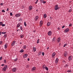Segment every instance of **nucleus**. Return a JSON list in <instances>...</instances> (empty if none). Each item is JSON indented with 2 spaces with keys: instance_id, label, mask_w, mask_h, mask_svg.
<instances>
[{
  "instance_id": "obj_8",
  "label": "nucleus",
  "mask_w": 73,
  "mask_h": 73,
  "mask_svg": "<svg viewBox=\"0 0 73 73\" xmlns=\"http://www.w3.org/2000/svg\"><path fill=\"white\" fill-rule=\"evenodd\" d=\"M20 16H21V14L19 13L15 15V17H19Z\"/></svg>"
},
{
  "instance_id": "obj_39",
  "label": "nucleus",
  "mask_w": 73,
  "mask_h": 73,
  "mask_svg": "<svg viewBox=\"0 0 73 73\" xmlns=\"http://www.w3.org/2000/svg\"><path fill=\"white\" fill-rule=\"evenodd\" d=\"M10 16H13V14H12V12H11L10 13Z\"/></svg>"
},
{
  "instance_id": "obj_31",
  "label": "nucleus",
  "mask_w": 73,
  "mask_h": 73,
  "mask_svg": "<svg viewBox=\"0 0 73 73\" xmlns=\"http://www.w3.org/2000/svg\"><path fill=\"white\" fill-rule=\"evenodd\" d=\"M72 11V9H71L68 11V12H71Z\"/></svg>"
},
{
  "instance_id": "obj_43",
  "label": "nucleus",
  "mask_w": 73,
  "mask_h": 73,
  "mask_svg": "<svg viewBox=\"0 0 73 73\" xmlns=\"http://www.w3.org/2000/svg\"><path fill=\"white\" fill-rule=\"evenodd\" d=\"M66 45H67V44H64V45L63 47H65V46H66Z\"/></svg>"
},
{
  "instance_id": "obj_58",
  "label": "nucleus",
  "mask_w": 73,
  "mask_h": 73,
  "mask_svg": "<svg viewBox=\"0 0 73 73\" xmlns=\"http://www.w3.org/2000/svg\"><path fill=\"white\" fill-rule=\"evenodd\" d=\"M62 62H65V61L64 60H63Z\"/></svg>"
},
{
  "instance_id": "obj_19",
  "label": "nucleus",
  "mask_w": 73,
  "mask_h": 73,
  "mask_svg": "<svg viewBox=\"0 0 73 73\" xmlns=\"http://www.w3.org/2000/svg\"><path fill=\"white\" fill-rule=\"evenodd\" d=\"M61 40V39H60V37H59L58 38V40H57V41H58V42H60Z\"/></svg>"
},
{
  "instance_id": "obj_52",
  "label": "nucleus",
  "mask_w": 73,
  "mask_h": 73,
  "mask_svg": "<svg viewBox=\"0 0 73 73\" xmlns=\"http://www.w3.org/2000/svg\"><path fill=\"white\" fill-rule=\"evenodd\" d=\"M72 25V24H70L69 25V27H71Z\"/></svg>"
},
{
  "instance_id": "obj_44",
  "label": "nucleus",
  "mask_w": 73,
  "mask_h": 73,
  "mask_svg": "<svg viewBox=\"0 0 73 73\" xmlns=\"http://www.w3.org/2000/svg\"><path fill=\"white\" fill-rule=\"evenodd\" d=\"M3 43V41H0V44H1Z\"/></svg>"
},
{
  "instance_id": "obj_36",
  "label": "nucleus",
  "mask_w": 73,
  "mask_h": 73,
  "mask_svg": "<svg viewBox=\"0 0 73 73\" xmlns=\"http://www.w3.org/2000/svg\"><path fill=\"white\" fill-rule=\"evenodd\" d=\"M24 24L25 27H26L27 26V24H26V22H24Z\"/></svg>"
},
{
  "instance_id": "obj_6",
  "label": "nucleus",
  "mask_w": 73,
  "mask_h": 73,
  "mask_svg": "<svg viewBox=\"0 0 73 73\" xmlns=\"http://www.w3.org/2000/svg\"><path fill=\"white\" fill-rule=\"evenodd\" d=\"M16 43V41H13L12 43H11V46H13L15 45V44Z\"/></svg>"
},
{
  "instance_id": "obj_14",
  "label": "nucleus",
  "mask_w": 73,
  "mask_h": 73,
  "mask_svg": "<svg viewBox=\"0 0 73 73\" xmlns=\"http://www.w3.org/2000/svg\"><path fill=\"white\" fill-rule=\"evenodd\" d=\"M33 8V7H32V6H29V9L30 11H31V10H32V9Z\"/></svg>"
},
{
  "instance_id": "obj_29",
  "label": "nucleus",
  "mask_w": 73,
  "mask_h": 73,
  "mask_svg": "<svg viewBox=\"0 0 73 73\" xmlns=\"http://www.w3.org/2000/svg\"><path fill=\"white\" fill-rule=\"evenodd\" d=\"M67 72H72V70H68L67 71Z\"/></svg>"
},
{
  "instance_id": "obj_20",
  "label": "nucleus",
  "mask_w": 73,
  "mask_h": 73,
  "mask_svg": "<svg viewBox=\"0 0 73 73\" xmlns=\"http://www.w3.org/2000/svg\"><path fill=\"white\" fill-rule=\"evenodd\" d=\"M33 50H34V52H35L36 51V48L35 47H34L33 48Z\"/></svg>"
},
{
  "instance_id": "obj_38",
  "label": "nucleus",
  "mask_w": 73,
  "mask_h": 73,
  "mask_svg": "<svg viewBox=\"0 0 73 73\" xmlns=\"http://www.w3.org/2000/svg\"><path fill=\"white\" fill-rule=\"evenodd\" d=\"M4 38H6V37H7V35L5 34L4 35Z\"/></svg>"
},
{
  "instance_id": "obj_16",
  "label": "nucleus",
  "mask_w": 73,
  "mask_h": 73,
  "mask_svg": "<svg viewBox=\"0 0 73 73\" xmlns=\"http://www.w3.org/2000/svg\"><path fill=\"white\" fill-rule=\"evenodd\" d=\"M21 25V23H19L17 25V28H19V27H20Z\"/></svg>"
},
{
  "instance_id": "obj_40",
  "label": "nucleus",
  "mask_w": 73,
  "mask_h": 73,
  "mask_svg": "<svg viewBox=\"0 0 73 73\" xmlns=\"http://www.w3.org/2000/svg\"><path fill=\"white\" fill-rule=\"evenodd\" d=\"M37 43V44H38V43H39V39H38Z\"/></svg>"
},
{
  "instance_id": "obj_53",
  "label": "nucleus",
  "mask_w": 73,
  "mask_h": 73,
  "mask_svg": "<svg viewBox=\"0 0 73 73\" xmlns=\"http://www.w3.org/2000/svg\"><path fill=\"white\" fill-rule=\"evenodd\" d=\"M65 26L64 25L63 26H62V28H65Z\"/></svg>"
},
{
  "instance_id": "obj_50",
  "label": "nucleus",
  "mask_w": 73,
  "mask_h": 73,
  "mask_svg": "<svg viewBox=\"0 0 73 73\" xmlns=\"http://www.w3.org/2000/svg\"><path fill=\"white\" fill-rule=\"evenodd\" d=\"M42 56H44V52H42Z\"/></svg>"
},
{
  "instance_id": "obj_56",
  "label": "nucleus",
  "mask_w": 73,
  "mask_h": 73,
  "mask_svg": "<svg viewBox=\"0 0 73 73\" xmlns=\"http://www.w3.org/2000/svg\"><path fill=\"white\" fill-rule=\"evenodd\" d=\"M58 30H60V27H58Z\"/></svg>"
},
{
  "instance_id": "obj_48",
  "label": "nucleus",
  "mask_w": 73,
  "mask_h": 73,
  "mask_svg": "<svg viewBox=\"0 0 73 73\" xmlns=\"http://www.w3.org/2000/svg\"><path fill=\"white\" fill-rule=\"evenodd\" d=\"M45 65L44 64L43 66V68H45Z\"/></svg>"
},
{
  "instance_id": "obj_63",
  "label": "nucleus",
  "mask_w": 73,
  "mask_h": 73,
  "mask_svg": "<svg viewBox=\"0 0 73 73\" xmlns=\"http://www.w3.org/2000/svg\"><path fill=\"white\" fill-rule=\"evenodd\" d=\"M49 47H48L47 48V49H49Z\"/></svg>"
},
{
  "instance_id": "obj_25",
  "label": "nucleus",
  "mask_w": 73,
  "mask_h": 73,
  "mask_svg": "<svg viewBox=\"0 0 73 73\" xmlns=\"http://www.w3.org/2000/svg\"><path fill=\"white\" fill-rule=\"evenodd\" d=\"M47 16L46 15V14H44L43 15V17L44 18H46Z\"/></svg>"
},
{
  "instance_id": "obj_46",
  "label": "nucleus",
  "mask_w": 73,
  "mask_h": 73,
  "mask_svg": "<svg viewBox=\"0 0 73 73\" xmlns=\"http://www.w3.org/2000/svg\"><path fill=\"white\" fill-rule=\"evenodd\" d=\"M22 20V18H21L19 20V21H21Z\"/></svg>"
},
{
  "instance_id": "obj_59",
  "label": "nucleus",
  "mask_w": 73,
  "mask_h": 73,
  "mask_svg": "<svg viewBox=\"0 0 73 73\" xmlns=\"http://www.w3.org/2000/svg\"><path fill=\"white\" fill-rule=\"evenodd\" d=\"M9 11V8H7V11Z\"/></svg>"
},
{
  "instance_id": "obj_27",
  "label": "nucleus",
  "mask_w": 73,
  "mask_h": 73,
  "mask_svg": "<svg viewBox=\"0 0 73 73\" xmlns=\"http://www.w3.org/2000/svg\"><path fill=\"white\" fill-rule=\"evenodd\" d=\"M45 69H46V70H47V71H48V67H46V66L45 67Z\"/></svg>"
},
{
  "instance_id": "obj_30",
  "label": "nucleus",
  "mask_w": 73,
  "mask_h": 73,
  "mask_svg": "<svg viewBox=\"0 0 73 73\" xmlns=\"http://www.w3.org/2000/svg\"><path fill=\"white\" fill-rule=\"evenodd\" d=\"M26 68H29V65H27L26 66Z\"/></svg>"
},
{
  "instance_id": "obj_49",
  "label": "nucleus",
  "mask_w": 73,
  "mask_h": 73,
  "mask_svg": "<svg viewBox=\"0 0 73 73\" xmlns=\"http://www.w3.org/2000/svg\"><path fill=\"white\" fill-rule=\"evenodd\" d=\"M2 12H5V11L4 10H3L2 11Z\"/></svg>"
},
{
  "instance_id": "obj_47",
  "label": "nucleus",
  "mask_w": 73,
  "mask_h": 73,
  "mask_svg": "<svg viewBox=\"0 0 73 73\" xmlns=\"http://www.w3.org/2000/svg\"><path fill=\"white\" fill-rule=\"evenodd\" d=\"M43 1H44V0H40V2L41 3H42Z\"/></svg>"
},
{
  "instance_id": "obj_64",
  "label": "nucleus",
  "mask_w": 73,
  "mask_h": 73,
  "mask_svg": "<svg viewBox=\"0 0 73 73\" xmlns=\"http://www.w3.org/2000/svg\"><path fill=\"white\" fill-rule=\"evenodd\" d=\"M19 31V29H17V32H18V31Z\"/></svg>"
},
{
  "instance_id": "obj_2",
  "label": "nucleus",
  "mask_w": 73,
  "mask_h": 73,
  "mask_svg": "<svg viewBox=\"0 0 73 73\" xmlns=\"http://www.w3.org/2000/svg\"><path fill=\"white\" fill-rule=\"evenodd\" d=\"M55 10H56L57 11V10H58V9H59V8H58V5H55Z\"/></svg>"
},
{
  "instance_id": "obj_35",
  "label": "nucleus",
  "mask_w": 73,
  "mask_h": 73,
  "mask_svg": "<svg viewBox=\"0 0 73 73\" xmlns=\"http://www.w3.org/2000/svg\"><path fill=\"white\" fill-rule=\"evenodd\" d=\"M2 34H4V35H5V33H7V32H3L1 33Z\"/></svg>"
},
{
  "instance_id": "obj_32",
  "label": "nucleus",
  "mask_w": 73,
  "mask_h": 73,
  "mask_svg": "<svg viewBox=\"0 0 73 73\" xmlns=\"http://www.w3.org/2000/svg\"><path fill=\"white\" fill-rule=\"evenodd\" d=\"M20 29L21 31H23V27H22L20 26Z\"/></svg>"
},
{
  "instance_id": "obj_11",
  "label": "nucleus",
  "mask_w": 73,
  "mask_h": 73,
  "mask_svg": "<svg viewBox=\"0 0 73 73\" xmlns=\"http://www.w3.org/2000/svg\"><path fill=\"white\" fill-rule=\"evenodd\" d=\"M51 24V23L50 22H49L47 23V25L48 27H49Z\"/></svg>"
},
{
  "instance_id": "obj_57",
  "label": "nucleus",
  "mask_w": 73,
  "mask_h": 73,
  "mask_svg": "<svg viewBox=\"0 0 73 73\" xmlns=\"http://www.w3.org/2000/svg\"><path fill=\"white\" fill-rule=\"evenodd\" d=\"M3 3H1V5H3Z\"/></svg>"
},
{
  "instance_id": "obj_24",
  "label": "nucleus",
  "mask_w": 73,
  "mask_h": 73,
  "mask_svg": "<svg viewBox=\"0 0 73 73\" xmlns=\"http://www.w3.org/2000/svg\"><path fill=\"white\" fill-rule=\"evenodd\" d=\"M23 48L24 49H26V48H27V46H23Z\"/></svg>"
},
{
  "instance_id": "obj_1",
  "label": "nucleus",
  "mask_w": 73,
  "mask_h": 73,
  "mask_svg": "<svg viewBox=\"0 0 73 73\" xmlns=\"http://www.w3.org/2000/svg\"><path fill=\"white\" fill-rule=\"evenodd\" d=\"M7 65H5L4 67L2 68L3 70V72H5L7 70Z\"/></svg>"
},
{
  "instance_id": "obj_17",
  "label": "nucleus",
  "mask_w": 73,
  "mask_h": 73,
  "mask_svg": "<svg viewBox=\"0 0 73 73\" xmlns=\"http://www.w3.org/2000/svg\"><path fill=\"white\" fill-rule=\"evenodd\" d=\"M38 16H36L35 17V21H37L38 20Z\"/></svg>"
},
{
  "instance_id": "obj_33",
  "label": "nucleus",
  "mask_w": 73,
  "mask_h": 73,
  "mask_svg": "<svg viewBox=\"0 0 73 73\" xmlns=\"http://www.w3.org/2000/svg\"><path fill=\"white\" fill-rule=\"evenodd\" d=\"M2 24H3V23L2 22H0V26H1Z\"/></svg>"
},
{
  "instance_id": "obj_41",
  "label": "nucleus",
  "mask_w": 73,
  "mask_h": 73,
  "mask_svg": "<svg viewBox=\"0 0 73 73\" xmlns=\"http://www.w3.org/2000/svg\"><path fill=\"white\" fill-rule=\"evenodd\" d=\"M42 3H43V4H45V3H46V1H43Z\"/></svg>"
},
{
  "instance_id": "obj_13",
  "label": "nucleus",
  "mask_w": 73,
  "mask_h": 73,
  "mask_svg": "<svg viewBox=\"0 0 73 73\" xmlns=\"http://www.w3.org/2000/svg\"><path fill=\"white\" fill-rule=\"evenodd\" d=\"M27 56H28V54H25L24 55L23 57L24 58H26Z\"/></svg>"
},
{
  "instance_id": "obj_26",
  "label": "nucleus",
  "mask_w": 73,
  "mask_h": 73,
  "mask_svg": "<svg viewBox=\"0 0 73 73\" xmlns=\"http://www.w3.org/2000/svg\"><path fill=\"white\" fill-rule=\"evenodd\" d=\"M41 54V52L40 51L38 53V56H39Z\"/></svg>"
},
{
  "instance_id": "obj_42",
  "label": "nucleus",
  "mask_w": 73,
  "mask_h": 73,
  "mask_svg": "<svg viewBox=\"0 0 73 73\" xmlns=\"http://www.w3.org/2000/svg\"><path fill=\"white\" fill-rule=\"evenodd\" d=\"M38 0H36V1L35 3V4H37V2H38Z\"/></svg>"
},
{
  "instance_id": "obj_22",
  "label": "nucleus",
  "mask_w": 73,
  "mask_h": 73,
  "mask_svg": "<svg viewBox=\"0 0 73 73\" xmlns=\"http://www.w3.org/2000/svg\"><path fill=\"white\" fill-rule=\"evenodd\" d=\"M55 38H55V37H54V38H53V39L52 40V42H54L55 41Z\"/></svg>"
},
{
  "instance_id": "obj_54",
  "label": "nucleus",
  "mask_w": 73,
  "mask_h": 73,
  "mask_svg": "<svg viewBox=\"0 0 73 73\" xmlns=\"http://www.w3.org/2000/svg\"><path fill=\"white\" fill-rule=\"evenodd\" d=\"M2 56H1L0 57V60H2Z\"/></svg>"
},
{
  "instance_id": "obj_37",
  "label": "nucleus",
  "mask_w": 73,
  "mask_h": 73,
  "mask_svg": "<svg viewBox=\"0 0 73 73\" xmlns=\"http://www.w3.org/2000/svg\"><path fill=\"white\" fill-rule=\"evenodd\" d=\"M17 60V58H16L14 60V61H16Z\"/></svg>"
},
{
  "instance_id": "obj_62",
  "label": "nucleus",
  "mask_w": 73,
  "mask_h": 73,
  "mask_svg": "<svg viewBox=\"0 0 73 73\" xmlns=\"http://www.w3.org/2000/svg\"><path fill=\"white\" fill-rule=\"evenodd\" d=\"M22 7L23 8H24V6H22Z\"/></svg>"
},
{
  "instance_id": "obj_55",
  "label": "nucleus",
  "mask_w": 73,
  "mask_h": 73,
  "mask_svg": "<svg viewBox=\"0 0 73 73\" xmlns=\"http://www.w3.org/2000/svg\"><path fill=\"white\" fill-rule=\"evenodd\" d=\"M27 60H28V61H29V60H30V59H29V58H28L27 59Z\"/></svg>"
},
{
  "instance_id": "obj_34",
  "label": "nucleus",
  "mask_w": 73,
  "mask_h": 73,
  "mask_svg": "<svg viewBox=\"0 0 73 73\" xmlns=\"http://www.w3.org/2000/svg\"><path fill=\"white\" fill-rule=\"evenodd\" d=\"M1 26H2V27H5V24H2Z\"/></svg>"
},
{
  "instance_id": "obj_45",
  "label": "nucleus",
  "mask_w": 73,
  "mask_h": 73,
  "mask_svg": "<svg viewBox=\"0 0 73 73\" xmlns=\"http://www.w3.org/2000/svg\"><path fill=\"white\" fill-rule=\"evenodd\" d=\"M68 65L66 64L65 66V67H68Z\"/></svg>"
},
{
  "instance_id": "obj_51",
  "label": "nucleus",
  "mask_w": 73,
  "mask_h": 73,
  "mask_svg": "<svg viewBox=\"0 0 73 73\" xmlns=\"http://www.w3.org/2000/svg\"><path fill=\"white\" fill-rule=\"evenodd\" d=\"M4 62H5V63H6V60H4Z\"/></svg>"
},
{
  "instance_id": "obj_61",
  "label": "nucleus",
  "mask_w": 73,
  "mask_h": 73,
  "mask_svg": "<svg viewBox=\"0 0 73 73\" xmlns=\"http://www.w3.org/2000/svg\"><path fill=\"white\" fill-rule=\"evenodd\" d=\"M1 35V32H0V36Z\"/></svg>"
},
{
  "instance_id": "obj_7",
  "label": "nucleus",
  "mask_w": 73,
  "mask_h": 73,
  "mask_svg": "<svg viewBox=\"0 0 73 73\" xmlns=\"http://www.w3.org/2000/svg\"><path fill=\"white\" fill-rule=\"evenodd\" d=\"M43 23V22L42 21H41L40 23V27H41V26H42V25Z\"/></svg>"
},
{
  "instance_id": "obj_10",
  "label": "nucleus",
  "mask_w": 73,
  "mask_h": 73,
  "mask_svg": "<svg viewBox=\"0 0 73 73\" xmlns=\"http://www.w3.org/2000/svg\"><path fill=\"white\" fill-rule=\"evenodd\" d=\"M67 56H68V52H65L64 54V56L66 57Z\"/></svg>"
},
{
  "instance_id": "obj_12",
  "label": "nucleus",
  "mask_w": 73,
  "mask_h": 73,
  "mask_svg": "<svg viewBox=\"0 0 73 73\" xmlns=\"http://www.w3.org/2000/svg\"><path fill=\"white\" fill-rule=\"evenodd\" d=\"M55 56H56V53L55 52L53 53L52 55V57L53 58Z\"/></svg>"
},
{
  "instance_id": "obj_28",
  "label": "nucleus",
  "mask_w": 73,
  "mask_h": 73,
  "mask_svg": "<svg viewBox=\"0 0 73 73\" xmlns=\"http://www.w3.org/2000/svg\"><path fill=\"white\" fill-rule=\"evenodd\" d=\"M24 50L23 49H22L19 52L21 53H23V52H24Z\"/></svg>"
},
{
  "instance_id": "obj_60",
  "label": "nucleus",
  "mask_w": 73,
  "mask_h": 73,
  "mask_svg": "<svg viewBox=\"0 0 73 73\" xmlns=\"http://www.w3.org/2000/svg\"><path fill=\"white\" fill-rule=\"evenodd\" d=\"M4 64H2L1 66H4Z\"/></svg>"
},
{
  "instance_id": "obj_4",
  "label": "nucleus",
  "mask_w": 73,
  "mask_h": 73,
  "mask_svg": "<svg viewBox=\"0 0 73 73\" xmlns=\"http://www.w3.org/2000/svg\"><path fill=\"white\" fill-rule=\"evenodd\" d=\"M52 32L51 31H50L48 33V36H51L52 35Z\"/></svg>"
},
{
  "instance_id": "obj_18",
  "label": "nucleus",
  "mask_w": 73,
  "mask_h": 73,
  "mask_svg": "<svg viewBox=\"0 0 73 73\" xmlns=\"http://www.w3.org/2000/svg\"><path fill=\"white\" fill-rule=\"evenodd\" d=\"M7 46H8V44H7L6 43L5 45V49L7 48Z\"/></svg>"
},
{
  "instance_id": "obj_23",
  "label": "nucleus",
  "mask_w": 73,
  "mask_h": 73,
  "mask_svg": "<svg viewBox=\"0 0 73 73\" xmlns=\"http://www.w3.org/2000/svg\"><path fill=\"white\" fill-rule=\"evenodd\" d=\"M24 37V35H20V37L21 38H23V37Z\"/></svg>"
},
{
  "instance_id": "obj_21",
  "label": "nucleus",
  "mask_w": 73,
  "mask_h": 73,
  "mask_svg": "<svg viewBox=\"0 0 73 73\" xmlns=\"http://www.w3.org/2000/svg\"><path fill=\"white\" fill-rule=\"evenodd\" d=\"M68 60L69 61H71V60H72V57L70 56L68 57Z\"/></svg>"
},
{
  "instance_id": "obj_9",
  "label": "nucleus",
  "mask_w": 73,
  "mask_h": 73,
  "mask_svg": "<svg viewBox=\"0 0 73 73\" xmlns=\"http://www.w3.org/2000/svg\"><path fill=\"white\" fill-rule=\"evenodd\" d=\"M31 70L33 72H34V71L36 70V67H33V68H32Z\"/></svg>"
},
{
  "instance_id": "obj_5",
  "label": "nucleus",
  "mask_w": 73,
  "mask_h": 73,
  "mask_svg": "<svg viewBox=\"0 0 73 73\" xmlns=\"http://www.w3.org/2000/svg\"><path fill=\"white\" fill-rule=\"evenodd\" d=\"M16 68H13L12 70V71L13 72H15L16 71V70H16Z\"/></svg>"
},
{
  "instance_id": "obj_15",
  "label": "nucleus",
  "mask_w": 73,
  "mask_h": 73,
  "mask_svg": "<svg viewBox=\"0 0 73 73\" xmlns=\"http://www.w3.org/2000/svg\"><path fill=\"white\" fill-rule=\"evenodd\" d=\"M58 62V58H56L55 60V62L56 64H57Z\"/></svg>"
},
{
  "instance_id": "obj_3",
  "label": "nucleus",
  "mask_w": 73,
  "mask_h": 73,
  "mask_svg": "<svg viewBox=\"0 0 73 73\" xmlns=\"http://www.w3.org/2000/svg\"><path fill=\"white\" fill-rule=\"evenodd\" d=\"M69 29L68 28H67L64 30L65 33H67V32H68L69 31Z\"/></svg>"
}]
</instances>
